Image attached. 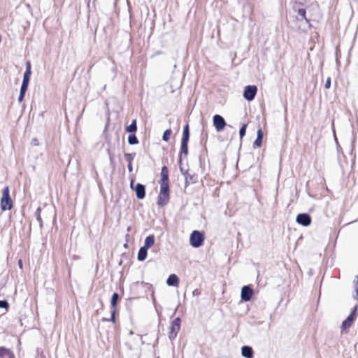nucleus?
<instances>
[{
  "mask_svg": "<svg viewBox=\"0 0 358 358\" xmlns=\"http://www.w3.org/2000/svg\"><path fill=\"white\" fill-rule=\"evenodd\" d=\"M160 193L169 194V182H160Z\"/></svg>",
  "mask_w": 358,
  "mask_h": 358,
  "instance_id": "17",
  "label": "nucleus"
},
{
  "mask_svg": "<svg viewBox=\"0 0 358 358\" xmlns=\"http://www.w3.org/2000/svg\"><path fill=\"white\" fill-rule=\"evenodd\" d=\"M189 138V127H188V125H186L183 130L182 141L188 142Z\"/></svg>",
  "mask_w": 358,
  "mask_h": 358,
  "instance_id": "19",
  "label": "nucleus"
},
{
  "mask_svg": "<svg viewBox=\"0 0 358 358\" xmlns=\"http://www.w3.org/2000/svg\"><path fill=\"white\" fill-rule=\"evenodd\" d=\"M124 157L129 164H131L134 159V155L132 154L127 153L124 155Z\"/></svg>",
  "mask_w": 358,
  "mask_h": 358,
  "instance_id": "28",
  "label": "nucleus"
},
{
  "mask_svg": "<svg viewBox=\"0 0 358 358\" xmlns=\"http://www.w3.org/2000/svg\"><path fill=\"white\" fill-rule=\"evenodd\" d=\"M148 250V249L145 248L143 246L140 248L138 253V259L139 261H143L146 259Z\"/></svg>",
  "mask_w": 358,
  "mask_h": 358,
  "instance_id": "15",
  "label": "nucleus"
},
{
  "mask_svg": "<svg viewBox=\"0 0 358 358\" xmlns=\"http://www.w3.org/2000/svg\"><path fill=\"white\" fill-rule=\"evenodd\" d=\"M8 307V303L6 301L2 300L0 301V308H7Z\"/></svg>",
  "mask_w": 358,
  "mask_h": 358,
  "instance_id": "31",
  "label": "nucleus"
},
{
  "mask_svg": "<svg viewBox=\"0 0 358 358\" xmlns=\"http://www.w3.org/2000/svg\"><path fill=\"white\" fill-rule=\"evenodd\" d=\"M246 127H247V125L246 124H243L240 130H239V134H240V137L241 138H242L245 134V131H246Z\"/></svg>",
  "mask_w": 358,
  "mask_h": 358,
  "instance_id": "27",
  "label": "nucleus"
},
{
  "mask_svg": "<svg viewBox=\"0 0 358 358\" xmlns=\"http://www.w3.org/2000/svg\"><path fill=\"white\" fill-rule=\"evenodd\" d=\"M41 208H38L35 214H36V219H37V221L39 223L40 227H42V220H41Z\"/></svg>",
  "mask_w": 358,
  "mask_h": 358,
  "instance_id": "26",
  "label": "nucleus"
},
{
  "mask_svg": "<svg viewBox=\"0 0 358 358\" xmlns=\"http://www.w3.org/2000/svg\"><path fill=\"white\" fill-rule=\"evenodd\" d=\"M298 14L301 17V19H306V10L304 9H299Z\"/></svg>",
  "mask_w": 358,
  "mask_h": 358,
  "instance_id": "30",
  "label": "nucleus"
},
{
  "mask_svg": "<svg viewBox=\"0 0 358 358\" xmlns=\"http://www.w3.org/2000/svg\"><path fill=\"white\" fill-rule=\"evenodd\" d=\"M131 187H133V181L131 182Z\"/></svg>",
  "mask_w": 358,
  "mask_h": 358,
  "instance_id": "41",
  "label": "nucleus"
},
{
  "mask_svg": "<svg viewBox=\"0 0 358 358\" xmlns=\"http://www.w3.org/2000/svg\"><path fill=\"white\" fill-rule=\"evenodd\" d=\"M324 87L326 89H329L331 87V78L328 77L326 80Z\"/></svg>",
  "mask_w": 358,
  "mask_h": 358,
  "instance_id": "33",
  "label": "nucleus"
},
{
  "mask_svg": "<svg viewBox=\"0 0 358 358\" xmlns=\"http://www.w3.org/2000/svg\"><path fill=\"white\" fill-rule=\"evenodd\" d=\"M204 241V235L203 233L194 230L190 235V245L194 248H199L202 245Z\"/></svg>",
  "mask_w": 358,
  "mask_h": 358,
  "instance_id": "2",
  "label": "nucleus"
},
{
  "mask_svg": "<svg viewBox=\"0 0 358 358\" xmlns=\"http://www.w3.org/2000/svg\"><path fill=\"white\" fill-rule=\"evenodd\" d=\"M128 170H129V172L132 171L133 168H132L131 164H128Z\"/></svg>",
  "mask_w": 358,
  "mask_h": 358,
  "instance_id": "36",
  "label": "nucleus"
},
{
  "mask_svg": "<svg viewBox=\"0 0 358 358\" xmlns=\"http://www.w3.org/2000/svg\"><path fill=\"white\" fill-rule=\"evenodd\" d=\"M257 138H263V132H262L261 129H259L257 130Z\"/></svg>",
  "mask_w": 358,
  "mask_h": 358,
  "instance_id": "34",
  "label": "nucleus"
},
{
  "mask_svg": "<svg viewBox=\"0 0 358 358\" xmlns=\"http://www.w3.org/2000/svg\"><path fill=\"white\" fill-rule=\"evenodd\" d=\"M31 73V64H30L29 62H27L26 63V71L23 76V80H22L21 87H24V88H27V89L28 88Z\"/></svg>",
  "mask_w": 358,
  "mask_h": 358,
  "instance_id": "8",
  "label": "nucleus"
},
{
  "mask_svg": "<svg viewBox=\"0 0 358 358\" xmlns=\"http://www.w3.org/2000/svg\"><path fill=\"white\" fill-rule=\"evenodd\" d=\"M188 142L182 141L181 143V153L184 154L185 156L187 155L188 148H187Z\"/></svg>",
  "mask_w": 358,
  "mask_h": 358,
  "instance_id": "22",
  "label": "nucleus"
},
{
  "mask_svg": "<svg viewBox=\"0 0 358 358\" xmlns=\"http://www.w3.org/2000/svg\"><path fill=\"white\" fill-rule=\"evenodd\" d=\"M27 90V88L21 87L20 95H19V97H18L19 102L22 101V100L24 99V94H25Z\"/></svg>",
  "mask_w": 358,
  "mask_h": 358,
  "instance_id": "25",
  "label": "nucleus"
},
{
  "mask_svg": "<svg viewBox=\"0 0 358 358\" xmlns=\"http://www.w3.org/2000/svg\"><path fill=\"white\" fill-rule=\"evenodd\" d=\"M11 352L3 348V347H1L0 348V357H5V356H10L11 355Z\"/></svg>",
  "mask_w": 358,
  "mask_h": 358,
  "instance_id": "20",
  "label": "nucleus"
},
{
  "mask_svg": "<svg viewBox=\"0 0 358 358\" xmlns=\"http://www.w3.org/2000/svg\"><path fill=\"white\" fill-rule=\"evenodd\" d=\"M118 298H119V295L117 293H114L112 295L110 303H111V306L113 308H115L116 306L117 301Z\"/></svg>",
  "mask_w": 358,
  "mask_h": 358,
  "instance_id": "23",
  "label": "nucleus"
},
{
  "mask_svg": "<svg viewBox=\"0 0 358 358\" xmlns=\"http://www.w3.org/2000/svg\"><path fill=\"white\" fill-rule=\"evenodd\" d=\"M169 200V194L160 193L158 196L157 204L160 206H165Z\"/></svg>",
  "mask_w": 358,
  "mask_h": 358,
  "instance_id": "11",
  "label": "nucleus"
},
{
  "mask_svg": "<svg viewBox=\"0 0 358 358\" xmlns=\"http://www.w3.org/2000/svg\"><path fill=\"white\" fill-rule=\"evenodd\" d=\"M155 243V237L154 236H149L146 237L144 243L143 247L147 249H149L151 246H152Z\"/></svg>",
  "mask_w": 358,
  "mask_h": 358,
  "instance_id": "16",
  "label": "nucleus"
},
{
  "mask_svg": "<svg viewBox=\"0 0 358 358\" xmlns=\"http://www.w3.org/2000/svg\"><path fill=\"white\" fill-rule=\"evenodd\" d=\"M180 171L182 174L185 176L186 184L187 183V171H185L182 167H180Z\"/></svg>",
  "mask_w": 358,
  "mask_h": 358,
  "instance_id": "35",
  "label": "nucleus"
},
{
  "mask_svg": "<svg viewBox=\"0 0 358 358\" xmlns=\"http://www.w3.org/2000/svg\"><path fill=\"white\" fill-rule=\"evenodd\" d=\"M199 294V292H198V289H195L193 291V294L195 295V294Z\"/></svg>",
  "mask_w": 358,
  "mask_h": 358,
  "instance_id": "39",
  "label": "nucleus"
},
{
  "mask_svg": "<svg viewBox=\"0 0 358 358\" xmlns=\"http://www.w3.org/2000/svg\"><path fill=\"white\" fill-rule=\"evenodd\" d=\"M213 124L217 131H220L224 128L226 122L221 115H215L213 117Z\"/></svg>",
  "mask_w": 358,
  "mask_h": 358,
  "instance_id": "9",
  "label": "nucleus"
},
{
  "mask_svg": "<svg viewBox=\"0 0 358 358\" xmlns=\"http://www.w3.org/2000/svg\"><path fill=\"white\" fill-rule=\"evenodd\" d=\"M296 221L303 227H308L311 223V217L307 213H301L296 216Z\"/></svg>",
  "mask_w": 358,
  "mask_h": 358,
  "instance_id": "6",
  "label": "nucleus"
},
{
  "mask_svg": "<svg viewBox=\"0 0 358 358\" xmlns=\"http://www.w3.org/2000/svg\"><path fill=\"white\" fill-rule=\"evenodd\" d=\"M356 309L355 307L353 311L350 313V315L341 324V332L348 329L352 324L355 317H356Z\"/></svg>",
  "mask_w": 358,
  "mask_h": 358,
  "instance_id": "5",
  "label": "nucleus"
},
{
  "mask_svg": "<svg viewBox=\"0 0 358 358\" xmlns=\"http://www.w3.org/2000/svg\"><path fill=\"white\" fill-rule=\"evenodd\" d=\"M354 287L356 292L355 298L358 299V276H357L356 279L354 280Z\"/></svg>",
  "mask_w": 358,
  "mask_h": 358,
  "instance_id": "29",
  "label": "nucleus"
},
{
  "mask_svg": "<svg viewBox=\"0 0 358 358\" xmlns=\"http://www.w3.org/2000/svg\"><path fill=\"white\" fill-rule=\"evenodd\" d=\"M114 320H115V310H113L111 314V320L114 321Z\"/></svg>",
  "mask_w": 358,
  "mask_h": 358,
  "instance_id": "37",
  "label": "nucleus"
},
{
  "mask_svg": "<svg viewBox=\"0 0 358 358\" xmlns=\"http://www.w3.org/2000/svg\"><path fill=\"white\" fill-rule=\"evenodd\" d=\"M171 134V129H166L164 132V134H163V136H162V139L164 141H166V142L169 141V139H170Z\"/></svg>",
  "mask_w": 358,
  "mask_h": 358,
  "instance_id": "24",
  "label": "nucleus"
},
{
  "mask_svg": "<svg viewBox=\"0 0 358 358\" xmlns=\"http://www.w3.org/2000/svg\"><path fill=\"white\" fill-rule=\"evenodd\" d=\"M262 138H257L255 141L254 145L257 147H260L262 145Z\"/></svg>",
  "mask_w": 358,
  "mask_h": 358,
  "instance_id": "32",
  "label": "nucleus"
},
{
  "mask_svg": "<svg viewBox=\"0 0 358 358\" xmlns=\"http://www.w3.org/2000/svg\"><path fill=\"white\" fill-rule=\"evenodd\" d=\"M180 329V319L179 317H177L173 320L170 327V331L169 333V338H170V340H173L176 338Z\"/></svg>",
  "mask_w": 358,
  "mask_h": 358,
  "instance_id": "3",
  "label": "nucleus"
},
{
  "mask_svg": "<svg viewBox=\"0 0 358 358\" xmlns=\"http://www.w3.org/2000/svg\"><path fill=\"white\" fill-rule=\"evenodd\" d=\"M179 279L176 274H171L166 280V283L169 286H177L178 285Z\"/></svg>",
  "mask_w": 358,
  "mask_h": 358,
  "instance_id": "13",
  "label": "nucleus"
},
{
  "mask_svg": "<svg viewBox=\"0 0 358 358\" xmlns=\"http://www.w3.org/2000/svg\"><path fill=\"white\" fill-rule=\"evenodd\" d=\"M13 207V202L10 196L9 187H6L2 193L1 199V208L3 211L10 210Z\"/></svg>",
  "mask_w": 358,
  "mask_h": 358,
  "instance_id": "1",
  "label": "nucleus"
},
{
  "mask_svg": "<svg viewBox=\"0 0 358 358\" xmlns=\"http://www.w3.org/2000/svg\"><path fill=\"white\" fill-rule=\"evenodd\" d=\"M128 142L130 145H135L138 143V141L134 134H131L128 137Z\"/></svg>",
  "mask_w": 358,
  "mask_h": 358,
  "instance_id": "21",
  "label": "nucleus"
},
{
  "mask_svg": "<svg viewBox=\"0 0 358 358\" xmlns=\"http://www.w3.org/2000/svg\"><path fill=\"white\" fill-rule=\"evenodd\" d=\"M189 178V175L187 173V179Z\"/></svg>",
  "mask_w": 358,
  "mask_h": 358,
  "instance_id": "42",
  "label": "nucleus"
},
{
  "mask_svg": "<svg viewBox=\"0 0 358 358\" xmlns=\"http://www.w3.org/2000/svg\"><path fill=\"white\" fill-rule=\"evenodd\" d=\"M241 355L245 358H253L252 348L247 345L242 347Z\"/></svg>",
  "mask_w": 358,
  "mask_h": 358,
  "instance_id": "12",
  "label": "nucleus"
},
{
  "mask_svg": "<svg viewBox=\"0 0 358 358\" xmlns=\"http://www.w3.org/2000/svg\"><path fill=\"white\" fill-rule=\"evenodd\" d=\"M137 129V126H136V120H134L131 122V124L127 127L126 128V131L127 132H129V133H133V132H135Z\"/></svg>",
  "mask_w": 358,
  "mask_h": 358,
  "instance_id": "18",
  "label": "nucleus"
},
{
  "mask_svg": "<svg viewBox=\"0 0 358 358\" xmlns=\"http://www.w3.org/2000/svg\"><path fill=\"white\" fill-rule=\"evenodd\" d=\"M134 190L136 192V196L138 199H143L145 197V191L144 185H143L140 183H138L136 185Z\"/></svg>",
  "mask_w": 358,
  "mask_h": 358,
  "instance_id": "10",
  "label": "nucleus"
},
{
  "mask_svg": "<svg viewBox=\"0 0 358 358\" xmlns=\"http://www.w3.org/2000/svg\"><path fill=\"white\" fill-rule=\"evenodd\" d=\"M253 294L252 289L248 285H245L241 289V297L244 301H249Z\"/></svg>",
  "mask_w": 358,
  "mask_h": 358,
  "instance_id": "7",
  "label": "nucleus"
},
{
  "mask_svg": "<svg viewBox=\"0 0 358 358\" xmlns=\"http://www.w3.org/2000/svg\"><path fill=\"white\" fill-rule=\"evenodd\" d=\"M160 182H169V171L166 166L162 169Z\"/></svg>",
  "mask_w": 358,
  "mask_h": 358,
  "instance_id": "14",
  "label": "nucleus"
},
{
  "mask_svg": "<svg viewBox=\"0 0 358 358\" xmlns=\"http://www.w3.org/2000/svg\"><path fill=\"white\" fill-rule=\"evenodd\" d=\"M257 92V87L255 85H248L245 87L243 96L244 98L250 101L255 99Z\"/></svg>",
  "mask_w": 358,
  "mask_h": 358,
  "instance_id": "4",
  "label": "nucleus"
},
{
  "mask_svg": "<svg viewBox=\"0 0 358 358\" xmlns=\"http://www.w3.org/2000/svg\"><path fill=\"white\" fill-rule=\"evenodd\" d=\"M33 141H34V143L35 145H37V144H38V143H37V139H36V138H34Z\"/></svg>",
  "mask_w": 358,
  "mask_h": 358,
  "instance_id": "40",
  "label": "nucleus"
},
{
  "mask_svg": "<svg viewBox=\"0 0 358 358\" xmlns=\"http://www.w3.org/2000/svg\"><path fill=\"white\" fill-rule=\"evenodd\" d=\"M18 265H19L20 268H22V262L21 259H20L18 261Z\"/></svg>",
  "mask_w": 358,
  "mask_h": 358,
  "instance_id": "38",
  "label": "nucleus"
},
{
  "mask_svg": "<svg viewBox=\"0 0 358 358\" xmlns=\"http://www.w3.org/2000/svg\"><path fill=\"white\" fill-rule=\"evenodd\" d=\"M157 358H159V357H157Z\"/></svg>",
  "mask_w": 358,
  "mask_h": 358,
  "instance_id": "43",
  "label": "nucleus"
}]
</instances>
